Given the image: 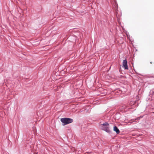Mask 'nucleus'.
Returning <instances> with one entry per match:
<instances>
[{"instance_id": "obj_1", "label": "nucleus", "mask_w": 154, "mask_h": 154, "mask_svg": "<svg viewBox=\"0 0 154 154\" xmlns=\"http://www.w3.org/2000/svg\"><path fill=\"white\" fill-rule=\"evenodd\" d=\"M100 128L108 133H110V131L109 129V125L107 122H105L100 125Z\"/></svg>"}, {"instance_id": "obj_2", "label": "nucleus", "mask_w": 154, "mask_h": 154, "mask_svg": "<svg viewBox=\"0 0 154 154\" xmlns=\"http://www.w3.org/2000/svg\"><path fill=\"white\" fill-rule=\"evenodd\" d=\"M61 122L63 123L64 125H67L72 122L73 120L72 119L68 118H63L61 119Z\"/></svg>"}, {"instance_id": "obj_3", "label": "nucleus", "mask_w": 154, "mask_h": 154, "mask_svg": "<svg viewBox=\"0 0 154 154\" xmlns=\"http://www.w3.org/2000/svg\"><path fill=\"white\" fill-rule=\"evenodd\" d=\"M127 63V61L126 59L123 60V61L122 67L125 69H128Z\"/></svg>"}, {"instance_id": "obj_4", "label": "nucleus", "mask_w": 154, "mask_h": 154, "mask_svg": "<svg viewBox=\"0 0 154 154\" xmlns=\"http://www.w3.org/2000/svg\"><path fill=\"white\" fill-rule=\"evenodd\" d=\"M113 130L115 131L116 132L117 134H119L120 133V131L119 130L116 126L114 127Z\"/></svg>"}]
</instances>
